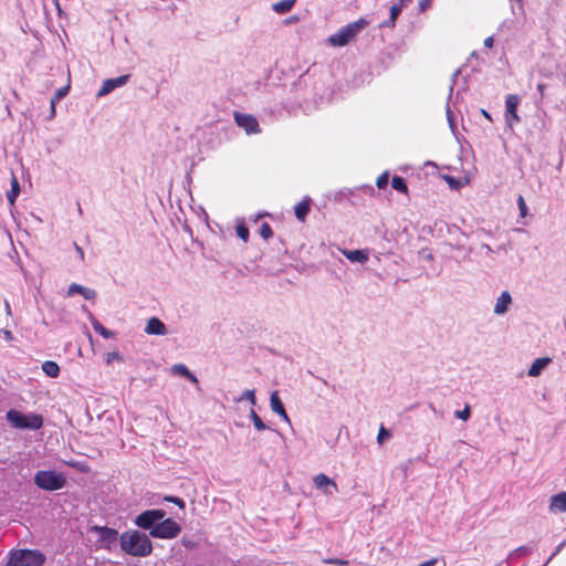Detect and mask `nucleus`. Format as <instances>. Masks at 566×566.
<instances>
[{"label":"nucleus","instance_id":"obj_1","mask_svg":"<svg viewBox=\"0 0 566 566\" xmlns=\"http://www.w3.org/2000/svg\"><path fill=\"white\" fill-rule=\"evenodd\" d=\"M122 551L134 557H147L153 552L149 536L137 530H128L119 535Z\"/></svg>","mask_w":566,"mask_h":566},{"label":"nucleus","instance_id":"obj_2","mask_svg":"<svg viewBox=\"0 0 566 566\" xmlns=\"http://www.w3.org/2000/svg\"><path fill=\"white\" fill-rule=\"evenodd\" d=\"M368 24V20L360 18L340 28L328 38V42L334 46H344L353 41Z\"/></svg>","mask_w":566,"mask_h":566},{"label":"nucleus","instance_id":"obj_3","mask_svg":"<svg viewBox=\"0 0 566 566\" xmlns=\"http://www.w3.org/2000/svg\"><path fill=\"white\" fill-rule=\"evenodd\" d=\"M45 556L33 549H19L10 553L6 566H43Z\"/></svg>","mask_w":566,"mask_h":566},{"label":"nucleus","instance_id":"obj_4","mask_svg":"<svg viewBox=\"0 0 566 566\" xmlns=\"http://www.w3.org/2000/svg\"><path fill=\"white\" fill-rule=\"evenodd\" d=\"M8 421L18 429L38 430L43 426V418L36 413H22L11 409L7 412Z\"/></svg>","mask_w":566,"mask_h":566},{"label":"nucleus","instance_id":"obj_5","mask_svg":"<svg viewBox=\"0 0 566 566\" xmlns=\"http://www.w3.org/2000/svg\"><path fill=\"white\" fill-rule=\"evenodd\" d=\"M65 478L54 471H39L34 475V483L42 490L56 491L65 485Z\"/></svg>","mask_w":566,"mask_h":566},{"label":"nucleus","instance_id":"obj_6","mask_svg":"<svg viewBox=\"0 0 566 566\" xmlns=\"http://www.w3.org/2000/svg\"><path fill=\"white\" fill-rule=\"evenodd\" d=\"M181 532L180 525L174 521L172 518H163L159 523H157L149 535L155 538L161 539H172L176 538Z\"/></svg>","mask_w":566,"mask_h":566},{"label":"nucleus","instance_id":"obj_7","mask_svg":"<svg viewBox=\"0 0 566 566\" xmlns=\"http://www.w3.org/2000/svg\"><path fill=\"white\" fill-rule=\"evenodd\" d=\"M90 532L98 535V541L103 548L112 551L115 547L116 542H119L118 532L107 526L93 525L90 527Z\"/></svg>","mask_w":566,"mask_h":566},{"label":"nucleus","instance_id":"obj_8","mask_svg":"<svg viewBox=\"0 0 566 566\" xmlns=\"http://www.w3.org/2000/svg\"><path fill=\"white\" fill-rule=\"evenodd\" d=\"M166 516V512L159 509L147 510L135 518V525L143 530H149Z\"/></svg>","mask_w":566,"mask_h":566},{"label":"nucleus","instance_id":"obj_9","mask_svg":"<svg viewBox=\"0 0 566 566\" xmlns=\"http://www.w3.org/2000/svg\"><path fill=\"white\" fill-rule=\"evenodd\" d=\"M520 97L516 94H509L505 98V123L510 128H513L516 124L521 122V118L517 114V107L520 105Z\"/></svg>","mask_w":566,"mask_h":566},{"label":"nucleus","instance_id":"obj_10","mask_svg":"<svg viewBox=\"0 0 566 566\" xmlns=\"http://www.w3.org/2000/svg\"><path fill=\"white\" fill-rule=\"evenodd\" d=\"M314 485L322 490L325 495H333L338 491L337 484L334 480L329 479L326 474L319 473L313 479Z\"/></svg>","mask_w":566,"mask_h":566},{"label":"nucleus","instance_id":"obj_11","mask_svg":"<svg viewBox=\"0 0 566 566\" xmlns=\"http://www.w3.org/2000/svg\"><path fill=\"white\" fill-rule=\"evenodd\" d=\"M234 118L238 126L243 128L248 134L259 133V123L252 115L235 113Z\"/></svg>","mask_w":566,"mask_h":566},{"label":"nucleus","instance_id":"obj_12","mask_svg":"<svg viewBox=\"0 0 566 566\" xmlns=\"http://www.w3.org/2000/svg\"><path fill=\"white\" fill-rule=\"evenodd\" d=\"M129 75H122L115 78H107L103 82L97 96L102 97L112 93L115 88L124 86L128 82Z\"/></svg>","mask_w":566,"mask_h":566},{"label":"nucleus","instance_id":"obj_13","mask_svg":"<svg viewBox=\"0 0 566 566\" xmlns=\"http://www.w3.org/2000/svg\"><path fill=\"white\" fill-rule=\"evenodd\" d=\"M512 304V296L510 292L503 291L496 298L493 312L495 315H504Z\"/></svg>","mask_w":566,"mask_h":566},{"label":"nucleus","instance_id":"obj_14","mask_svg":"<svg viewBox=\"0 0 566 566\" xmlns=\"http://www.w3.org/2000/svg\"><path fill=\"white\" fill-rule=\"evenodd\" d=\"M145 333L148 335L164 336L168 333L166 325L157 317L147 321Z\"/></svg>","mask_w":566,"mask_h":566},{"label":"nucleus","instance_id":"obj_15","mask_svg":"<svg viewBox=\"0 0 566 566\" xmlns=\"http://www.w3.org/2000/svg\"><path fill=\"white\" fill-rule=\"evenodd\" d=\"M75 294L82 295L85 300H94L96 297V291L93 289L85 287L77 283H72L67 290V296Z\"/></svg>","mask_w":566,"mask_h":566},{"label":"nucleus","instance_id":"obj_16","mask_svg":"<svg viewBox=\"0 0 566 566\" xmlns=\"http://www.w3.org/2000/svg\"><path fill=\"white\" fill-rule=\"evenodd\" d=\"M270 406L273 412L277 413L284 421L290 422V418L285 411L283 402L281 401L277 391H273L270 397Z\"/></svg>","mask_w":566,"mask_h":566},{"label":"nucleus","instance_id":"obj_17","mask_svg":"<svg viewBox=\"0 0 566 566\" xmlns=\"http://www.w3.org/2000/svg\"><path fill=\"white\" fill-rule=\"evenodd\" d=\"M344 256L353 263L364 264L368 261V252L366 250H342Z\"/></svg>","mask_w":566,"mask_h":566},{"label":"nucleus","instance_id":"obj_18","mask_svg":"<svg viewBox=\"0 0 566 566\" xmlns=\"http://www.w3.org/2000/svg\"><path fill=\"white\" fill-rule=\"evenodd\" d=\"M549 510L552 512H566V492H560L551 497Z\"/></svg>","mask_w":566,"mask_h":566},{"label":"nucleus","instance_id":"obj_19","mask_svg":"<svg viewBox=\"0 0 566 566\" xmlns=\"http://www.w3.org/2000/svg\"><path fill=\"white\" fill-rule=\"evenodd\" d=\"M551 363V358L548 357H542V358H536L530 369H528V376L530 377H537L542 374L543 369Z\"/></svg>","mask_w":566,"mask_h":566},{"label":"nucleus","instance_id":"obj_20","mask_svg":"<svg viewBox=\"0 0 566 566\" xmlns=\"http://www.w3.org/2000/svg\"><path fill=\"white\" fill-rule=\"evenodd\" d=\"M171 373L178 376L186 377L192 384H198V378L187 368L184 364H176L171 367Z\"/></svg>","mask_w":566,"mask_h":566},{"label":"nucleus","instance_id":"obj_21","mask_svg":"<svg viewBox=\"0 0 566 566\" xmlns=\"http://www.w3.org/2000/svg\"><path fill=\"white\" fill-rule=\"evenodd\" d=\"M310 202L311 200L308 198L302 200L301 202H298L295 208H294V212H295V217L300 220V221H304L306 216L310 212Z\"/></svg>","mask_w":566,"mask_h":566},{"label":"nucleus","instance_id":"obj_22","mask_svg":"<svg viewBox=\"0 0 566 566\" xmlns=\"http://www.w3.org/2000/svg\"><path fill=\"white\" fill-rule=\"evenodd\" d=\"M296 0H281L272 4V10L279 14L287 13L294 7Z\"/></svg>","mask_w":566,"mask_h":566},{"label":"nucleus","instance_id":"obj_23","mask_svg":"<svg viewBox=\"0 0 566 566\" xmlns=\"http://www.w3.org/2000/svg\"><path fill=\"white\" fill-rule=\"evenodd\" d=\"M402 9L396 3L390 8V17L388 20L384 21L380 24V28H394L396 24V20L401 13Z\"/></svg>","mask_w":566,"mask_h":566},{"label":"nucleus","instance_id":"obj_24","mask_svg":"<svg viewBox=\"0 0 566 566\" xmlns=\"http://www.w3.org/2000/svg\"><path fill=\"white\" fill-rule=\"evenodd\" d=\"M42 370L46 376L56 378L60 375V367L55 361L46 360L42 364Z\"/></svg>","mask_w":566,"mask_h":566},{"label":"nucleus","instance_id":"obj_25","mask_svg":"<svg viewBox=\"0 0 566 566\" xmlns=\"http://www.w3.org/2000/svg\"><path fill=\"white\" fill-rule=\"evenodd\" d=\"M92 326L96 333H98L102 337L108 339L114 337V332L105 328L97 319L92 318Z\"/></svg>","mask_w":566,"mask_h":566},{"label":"nucleus","instance_id":"obj_26","mask_svg":"<svg viewBox=\"0 0 566 566\" xmlns=\"http://www.w3.org/2000/svg\"><path fill=\"white\" fill-rule=\"evenodd\" d=\"M20 193V186H19V181L18 179L13 176L12 179H11V189L10 191L7 193V199L8 201L13 205L17 200V197L19 196Z\"/></svg>","mask_w":566,"mask_h":566},{"label":"nucleus","instance_id":"obj_27","mask_svg":"<svg viewBox=\"0 0 566 566\" xmlns=\"http://www.w3.org/2000/svg\"><path fill=\"white\" fill-rule=\"evenodd\" d=\"M243 400H248L252 406H254L256 403L255 391L252 389H247L240 397L234 398L235 402H241Z\"/></svg>","mask_w":566,"mask_h":566},{"label":"nucleus","instance_id":"obj_28","mask_svg":"<svg viewBox=\"0 0 566 566\" xmlns=\"http://www.w3.org/2000/svg\"><path fill=\"white\" fill-rule=\"evenodd\" d=\"M249 416H250L251 420L253 421L254 428L258 431H263L268 428L253 408H251Z\"/></svg>","mask_w":566,"mask_h":566},{"label":"nucleus","instance_id":"obj_29","mask_svg":"<svg viewBox=\"0 0 566 566\" xmlns=\"http://www.w3.org/2000/svg\"><path fill=\"white\" fill-rule=\"evenodd\" d=\"M391 186L395 190L397 191H400V192H407L408 190V187H407V184L405 181V179L402 177H399V176H395L391 180Z\"/></svg>","mask_w":566,"mask_h":566},{"label":"nucleus","instance_id":"obj_30","mask_svg":"<svg viewBox=\"0 0 566 566\" xmlns=\"http://www.w3.org/2000/svg\"><path fill=\"white\" fill-rule=\"evenodd\" d=\"M69 91H70L69 85L60 87L52 96L51 104H53V106L56 105V103H59L61 99H63L69 94Z\"/></svg>","mask_w":566,"mask_h":566},{"label":"nucleus","instance_id":"obj_31","mask_svg":"<svg viewBox=\"0 0 566 566\" xmlns=\"http://www.w3.org/2000/svg\"><path fill=\"white\" fill-rule=\"evenodd\" d=\"M493 253H494V250L488 243H482L479 247V250L476 251V254L482 255L488 259H491V260L493 259L492 258Z\"/></svg>","mask_w":566,"mask_h":566},{"label":"nucleus","instance_id":"obj_32","mask_svg":"<svg viewBox=\"0 0 566 566\" xmlns=\"http://www.w3.org/2000/svg\"><path fill=\"white\" fill-rule=\"evenodd\" d=\"M237 235L242 239L244 242L249 240V229L243 223H239L235 228Z\"/></svg>","mask_w":566,"mask_h":566},{"label":"nucleus","instance_id":"obj_33","mask_svg":"<svg viewBox=\"0 0 566 566\" xmlns=\"http://www.w3.org/2000/svg\"><path fill=\"white\" fill-rule=\"evenodd\" d=\"M454 416L458 418V419H461L463 421H468L470 419V416H471V408L469 405H465L464 409L462 410H457L454 412Z\"/></svg>","mask_w":566,"mask_h":566},{"label":"nucleus","instance_id":"obj_34","mask_svg":"<svg viewBox=\"0 0 566 566\" xmlns=\"http://www.w3.org/2000/svg\"><path fill=\"white\" fill-rule=\"evenodd\" d=\"M390 437H391V432L389 430H387L384 426H380L379 432H378V436H377V442L379 444H382Z\"/></svg>","mask_w":566,"mask_h":566},{"label":"nucleus","instance_id":"obj_35","mask_svg":"<svg viewBox=\"0 0 566 566\" xmlns=\"http://www.w3.org/2000/svg\"><path fill=\"white\" fill-rule=\"evenodd\" d=\"M260 235L265 240L270 239L273 235L272 229L269 223L264 222L261 224Z\"/></svg>","mask_w":566,"mask_h":566},{"label":"nucleus","instance_id":"obj_36","mask_svg":"<svg viewBox=\"0 0 566 566\" xmlns=\"http://www.w3.org/2000/svg\"><path fill=\"white\" fill-rule=\"evenodd\" d=\"M517 206H518V209H520L521 217L524 218L527 214V206H526V202H525V200H524V198L522 196H518Z\"/></svg>","mask_w":566,"mask_h":566},{"label":"nucleus","instance_id":"obj_37","mask_svg":"<svg viewBox=\"0 0 566 566\" xmlns=\"http://www.w3.org/2000/svg\"><path fill=\"white\" fill-rule=\"evenodd\" d=\"M388 184V174L387 172H384L381 174L378 178H377V181H376V185L379 189H382L387 186Z\"/></svg>","mask_w":566,"mask_h":566},{"label":"nucleus","instance_id":"obj_38","mask_svg":"<svg viewBox=\"0 0 566 566\" xmlns=\"http://www.w3.org/2000/svg\"><path fill=\"white\" fill-rule=\"evenodd\" d=\"M165 501L172 502V503L177 504L179 507L185 509V502L180 497H177V496H166Z\"/></svg>","mask_w":566,"mask_h":566},{"label":"nucleus","instance_id":"obj_39","mask_svg":"<svg viewBox=\"0 0 566 566\" xmlns=\"http://www.w3.org/2000/svg\"><path fill=\"white\" fill-rule=\"evenodd\" d=\"M113 360H122L120 355L117 352L108 353L106 361L109 364Z\"/></svg>","mask_w":566,"mask_h":566},{"label":"nucleus","instance_id":"obj_40","mask_svg":"<svg viewBox=\"0 0 566 566\" xmlns=\"http://www.w3.org/2000/svg\"><path fill=\"white\" fill-rule=\"evenodd\" d=\"M566 545V539L562 542L555 549V552L549 556L547 563H549Z\"/></svg>","mask_w":566,"mask_h":566},{"label":"nucleus","instance_id":"obj_41","mask_svg":"<svg viewBox=\"0 0 566 566\" xmlns=\"http://www.w3.org/2000/svg\"><path fill=\"white\" fill-rule=\"evenodd\" d=\"M438 562H439V559L434 557V558H431L429 560H426V562L419 564L418 566H437ZM443 566H446V563H443Z\"/></svg>","mask_w":566,"mask_h":566},{"label":"nucleus","instance_id":"obj_42","mask_svg":"<svg viewBox=\"0 0 566 566\" xmlns=\"http://www.w3.org/2000/svg\"><path fill=\"white\" fill-rule=\"evenodd\" d=\"M430 4H431V0H421L419 2V10H420V12L426 11L430 7Z\"/></svg>","mask_w":566,"mask_h":566},{"label":"nucleus","instance_id":"obj_43","mask_svg":"<svg viewBox=\"0 0 566 566\" xmlns=\"http://www.w3.org/2000/svg\"><path fill=\"white\" fill-rule=\"evenodd\" d=\"M74 248H75V251H76V254H77V258L81 260V261H84V251L83 249L77 244V243H74Z\"/></svg>","mask_w":566,"mask_h":566},{"label":"nucleus","instance_id":"obj_44","mask_svg":"<svg viewBox=\"0 0 566 566\" xmlns=\"http://www.w3.org/2000/svg\"><path fill=\"white\" fill-rule=\"evenodd\" d=\"M1 333L6 340L11 342L13 340V334L9 329H1Z\"/></svg>","mask_w":566,"mask_h":566},{"label":"nucleus","instance_id":"obj_45","mask_svg":"<svg viewBox=\"0 0 566 566\" xmlns=\"http://www.w3.org/2000/svg\"><path fill=\"white\" fill-rule=\"evenodd\" d=\"M447 116H448L449 125L453 129V127H454V117H453V114L450 111V108L447 109Z\"/></svg>","mask_w":566,"mask_h":566},{"label":"nucleus","instance_id":"obj_46","mask_svg":"<svg viewBox=\"0 0 566 566\" xmlns=\"http://www.w3.org/2000/svg\"><path fill=\"white\" fill-rule=\"evenodd\" d=\"M412 2V0H399V2L397 3L402 10L405 8H407L410 3Z\"/></svg>","mask_w":566,"mask_h":566},{"label":"nucleus","instance_id":"obj_47","mask_svg":"<svg viewBox=\"0 0 566 566\" xmlns=\"http://www.w3.org/2000/svg\"><path fill=\"white\" fill-rule=\"evenodd\" d=\"M493 43H494V39L493 36H489L484 40V45L489 49H491L493 46Z\"/></svg>","mask_w":566,"mask_h":566},{"label":"nucleus","instance_id":"obj_48","mask_svg":"<svg viewBox=\"0 0 566 566\" xmlns=\"http://www.w3.org/2000/svg\"><path fill=\"white\" fill-rule=\"evenodd\" d=\"M545 88H546V85H545V84H543V83H539V84L537 85V91L539 92V94H541L542 96H544Z\"/></svg>","mask_w":566,"mask_h":566},{"label":"nucleus","instance_id":"obj_49","mask_svg":"<svg viewBox=\"0 0 566 566\" xmlns=\"http://www.w3.org/2000/svg\"><path fill=\"white\" fill-rule=\"evenodd\" d=\"M4 306H6L7 315L10 316L12 314V311H11V306L8 301H4Z\"/></svg>","mask_w":566,"mask_h":566},{"label":"nucleus","instance_id":"obj_50","mask_svg":"<svg viewBox=\"0 0 566 566\" xmlns=\"http://www.w3.org/2000/svg\"><path fill=\"white\" fill-rule=\"evenodd\" d=\"M482 114H483V116H484L485 118H488L489 120H492L491 115H490L486 111L482 109Z\"/></svg>","mask_w":566,"mask_h":566},{"label":"nucleus","instance_id":"obj_51","mask_svg":"<svg viewBox=\"0 0 566 566\" xmlns=\"http://www.w3.org/2000/svg\"><path fill=\"white\" fill-rule=\"evenodd\" d=\"M50 111H51V117H54L55 116V105L53 106V104H51Z\"/></svg>","mask_w":566,"mask_h":566},{"label":"nucleus","instance_id":"obj_52","mask_svg":"<svg viewBox=\"0 0 566 566\" xmlns=\"http://www.w3.org/2000/svg\"><path fill=\"white\" fill-rule=\"evenodd\" d=\"M328 563H334V564H344L343 560H329Z\"/></svg>","mask_w":566,"mask_h":566},{"label":"nucleus","instance_id":"obj_53","mask_svg":"<svg viewBox=\"0 0 566 566\" xmlns=\"http://www.w3.org/2000/svg\"><path fill=\"white\" fill-rule=\"evenodd\" d=\"M297 20H298V18H297V17H292L289 21H290V22H295V21H297Z\"/></svg>","mask_w":566,"mask_h":566},{"label":"nucleus","instance_id":"obj_54","mask_svg":"<svg viewBox=\"0 0 566 566\" xmlns=\"http://www.w3.org/2000/svg\"><path fill=\"white\" fill-rule=\"evenodd\" d=\"M483 233H485L486 235H491V232L490 231H486L485 229H482L481 230Z\"/></svg>","mask_w":566,"mask_h":566},{"label":"nucleus","instance_id":"obj_55","mask_svg":"<svg viewBox=\"0 0 566 566\" xmlns=\"http://www.w3.org/2000/svg\"><path fill=\"white\" fill-rule=\"evenodd\" d=\"M525 551H526V548H524V547H520V548L517 549V552H525Z\"/></svg>","mask_w":566,"mask_h":566},{"label":"nucleus","instance_id":"obj_56","mask_svg":"<svg viewBox=\"0 0 566 566\" xmlns=\"http://www.w3.org/2000/svg\"><path fill=\"white\" fill-rule=\"evenodd\" d=\"M562 167V161L559 163V165H557V169L559 170Z\"/></svg>","mask_w":566,"mask_h":566},{"label":"nucleus","instance_id":"obj_57","mask_svg":"<svg viewBox=\"0 0 566 566\" xmlns=\"http://www.w3.org/2000/svg\"><path fill=\"white\" fill-rule=\"evenodd\" d=\"M517 2H520L522 4V0H516Z\"/></svg>","mask_w":566,"mask_h":566}]
</instances>
